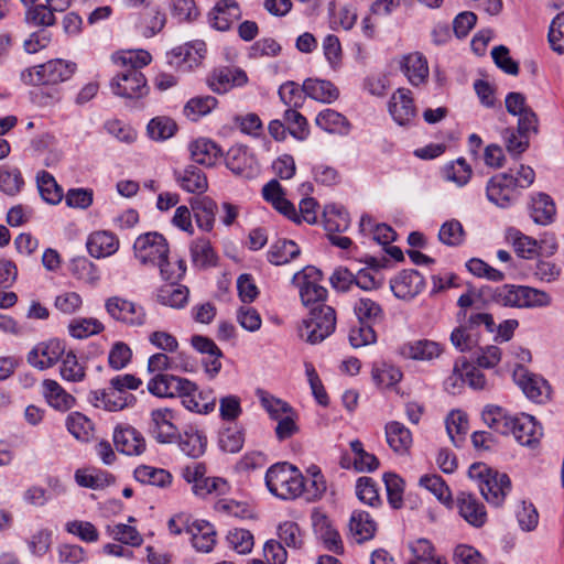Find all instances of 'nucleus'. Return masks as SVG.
<instances>
[{"mask_svg": "<svg viewBox=\"0 0 564 564\" xmlns=\"http://www.w3.org/2000/svg\"><path fill=\"white\" fill-rule=\"evenodd\" d=\"M178 447L188 457L198 458L206 452L207 436L197 426L188 425L178 434Z\"/></svg>", "mask_w": 564, "mask_h": 564, "instance_id": "obj_31", "label": "nucleus"}, {"mask_svg": "<svg viewBox=\"0 0 564 564\" xmlns=\"http://www.w3.org/2000/svg\"><path fill=\"white\" fill-rule=\"evenodd\" d=\"M293 282L299 289L301 301L305 306L324 305L327 290L322 285V272L317 268L305 267L294 274Z\"/></svg>", "mask_w": 564, "mask_h": 564, "instance_id": "obj_6", "label": "nucleus"}, {"mask_svg": "<svg viewBox=\"0 0 564 564\" xmlns=\"http://www.w3.org/2000/svg\"><path fill=\"white\" fill-rule=\"evenodd\" d=\"M301 249L293 240L281 239L271 245L267 258L274 265H283L299 257Z\"/></svg>", "mask_w": 564, "mask_h": 564, "instance_id": "obj_46", "label": "nucleus"}, {"mask_svg": "<svg viewBox=\"0 0 564 564\" xmlns=\"http://www.w3.org/2000/svg\"><path fill=\"white\" fill-rule=\"evenodd\" d=\"M134 478L141 484L161 488L167 487L172 482V476L167 470L148 465L137 467L134 469Z\"/></svg>", "mask_w": 564, "mask_h": 564, "instance_id": "obj_52", "label": "nucleus"}, {"mask_svg": "<svg viewBox=\"0 0 564 564\" xmlns=\"http://www.w3.org/2000/svg\"><path fill=\"white\" fill-rule=\"evenodd\" d=\"M214 508L219 513L240 520L252 519L256 516L253 506L245 500L220 498L215 502Z\"/></svg>", "mask_w": 564, "mask_h": 564, "instance_id": "obj_47", "label": "nucleus"}, {"mask_svg": "<svg viewBox=\"0 0 564 564\" xmlns=\"http://www.w3.org/2000/svg\"><path fill=\"white\" fill-rule=\"evenodd\" d=\"M113 443L117 451L129 456L140 455L145 449L144 437L130 425H119L115 429Z\"/></svg>", "mask_w": 564, "mask_h": 564, "instance_id": "obj_25", "label": "nucleus"}, {"mask_svg": "<svg viewBox=\"0 0 564 564\" xmlns=\"http://www.w3.org/2000/svg\"><path fill=\"white\" fill-rule=\"evenodd\" d=\"M352 310L360 323L376 324L384 319L381 304L368 296L357 297L352 303Z\"/></svg>", "mask_w": 564, "mask_h": 564, "instance_id": "obj_42", "label": "nucleus"}, {"mask_svg": "<svg viewBox=\"0 0 564 564\" xmlns=\"http://www.w3.org/2000/svg\"><path fill=\"white\" fill-rule=\"evenodd\" d=\"M388 110L399 126L412 124L417 115L412 91L404 87L398 88L390 97Z\"/></svg>", "mask_w": 564, "mask_h": 564, "instance_id": "obj_12", "label": "nucleus"}, {"mask_svg": "<svg viewBox=\"0 0 564 564\" xmlns=\"http://www.w3.org/2000/svg\"><path fill=\"white\" fill-rule=\"evenodd\" d=\"M118 237L108 230L91 232L86 240L88 253L96 259L107 258L115 254L119 249Z\"/></svg>", "mask_w": 564, "mask_h": 564, "instance_id": "obj_27", "label": "nucleus"}, {"mask_svg": "<svg viewBox=\"0 0 564 564\" xmlns=\"http://www.w3.org/2000/svg\"><path fill=\"white\" fill-rule=\"evenodd\" d=\"M177 130L175 121L166 116L152 118L147 126V133L153 141H165L172 138Z\"/></svg>", "mask_w": 564, "mask_h": 564, "instance_id": "obj_54", "label": "nucleus"}, {"mask_svg": "<svg viewBox=\"0 0 564 564\" xmlns=\"http://www.w3.org/2000/svg\"><path fill=\"white\" fill-rule=\"evenodd\" d=\"M226 165L232 173L245 178H253L260 172L254 155L243 145H234L229 149Z\"/></svg>", "mask_w": 564, "mask_h": 564, "instance_id": "obj_15", "label": "nucleus"}, {"mask_svg": "<svg viewBox=\"0 0 564 564\" xmlns=\"http://www.w3.org/2000/svg\"><path fill=\"white\" fill-rule=\"evenodd\" d=\"M185 532L191 535L192 545L198 552L209 553L216 544L215 527L206 520L187 521Z\"/></svg>", "mask_w": 564, "mask_h": 564, "instance_id": "obj_20", "label": "nucleus"}, {"mask_svg": "<svg viewBox=\"0 0 564 564\" xmlns=\"http://www.w3.org/2000/svg\"><path fill=\"white\" fill-rule=\"evenodd\" d=\"M257 397L260 401L261 406L269 414L272 420H280L281 416L290 413L293 408L285 401L275 398L271 393L264 390H258Z\"/></svg>", "mask_w": 564, "mask_h": 564, "instance_id": "obj_61", "label": "nucleus"}, {"mask_svg": "<svg viewBox=\"0 0 564 564\" xmlns=\"http://www.w3.org/2000/svg\"><path fill=\"white\" fill-rule=\"evenodd\" d=\"M377 531V523L367 511H352L349 520V532L356 542L371 540Z\"/></svg>", "mask_w": 564, "mask_h": 564, "instance_id": "obj_37", "label": "nucleus"}, {"mask_svg": "<svg viewBox=\"0 0 564 564\" xmlns=\"http://www.w3.org/2000/svg\"><path fill=\"white\" fill-rule=\"evenodd\" d=\"M42 393L50 406L58 411H67L75 404V398L69 394L56 380L45 379L42 382Z\"/></svg>", "mask_w": 564, "mask_h": 564, "instance_id": "obj_36", "label": "nucleus"}, {"mask_svg": "<svg viewBox=\"0 0 564 564\" xmlns=\"http://www.w3.org/2000/svg\"><path fill=\"white\" fill-rule=\"evenodd\" d=\"M302 90L307 97L324 104H332L339 97L338 88L326 79L307 78Z\"/></svg>", "mask_w": 564, "mask_h": 564, "instance_id": "obj_38", "label": "nucleus"}, {"mask_svg": "<svg viewBox=\"0 0 564 564\" xmlns=\"http://www.w3.org/2000/svg\"><path fill=\"white\" fill-rule=\"evenodd\" d=\"M425 286L423 275L413 269L403 270L390 281V289L395 297L410 301L419 295Z\"/></svg>", "mask_w": 564, "mask_h": 564, "instance_id": "obj_17", "label": "nucleus"}, {"mask_svg": "<svg viewBox=\"0 0 564 564\" xmlns=\"http://www.w3.org/2000/svg\"><path fill=\"white\" fill-rule=\"evenodd\" d=\"M110 88L116 96L129 99L141 98L149 91L145 76L133 68L119 70L112 77Z\"/></svg>", "mask_w": 564, "mask_h": 564, "instance_id": "obj_8", "label": "nucleus"}, {"mask_svg": "<svg viewBox=\"0 0 564 564\" xmlns=\"http://www.w3.org/2000/svg\"><path fill=\"white\" fill-rule=\"evenodd\" d=\"M206 54V44L196 40L171 50L167 54V63L171 67L189 72L202 64Z\"/></svg>", "mask_w": 564, "mask_h": 564, "instance_id": "obj_10", "label": "nucleus"}, {"mask_svg": "<svg viewBox=\"0 0 564 564\" xmlns=\"http://www.w3.org/2000/svg\"><path fill=\"white\" fill-rule=\"evenodd\" d=\"M247 74L235 67L216 68L208 77L209 88L217 94H224L234 87L242 86L247 83Z\"/></svg>", "mask_w": 564, "mask_h": 564, "instance_id": "obj_24", "label": "nucleus"}, {"mask_svg": "<svg viewBox=\"0 0 564 564\" xmlns=\"http://www.w3.org/2000/svg\"><path fill=\"white\" fill-rule=\"evenodd\" d=\"M349 446L354 454L352 467L357 471L371 473L378 468V458L373 454L366 452L364 444L359 440H352Z\"/></svg>", "mask_w": 564, "mask_h": 564, "instance_id": "obj_58", "label": "nucleus"}, {"mask_svg": "<svg viewBox=\"0 0 564 564\" xmlns=\"http://www.w3.org/2000/svg\"><path fill=\"white\" fill-rule=\"evenodd\" d=\"M263 198L270 203L279 213L292 221H299L300 217L295 206L285 198V193L276 180H271L262 187Z\"/></svg>", "mask_w": 564, "mask_h": 564, "instance_id": "obj_29", "label": "nucleus"}, {"mask_svg": "<svg viewBox=\"0 0 564 564\" xmlns=\"http://www.w3.org/2000/svg\"><path fill=\"white\" fill-rule=\"evenodd\" d=\"M104 328V324L97 318H76L69 323L68 333L74 338L84 339L101 333Z\"/></svg>", "mask_w": 564, "mask_h": 564, "instance_id": "obj_64", "label": "nucleus"}, {"mask_svg": "<svg viewBox=\"0 0 564 564\" xmlns=\"http://www.w3.org/2000/svg\"><path fill=\"white\" fill-rule=\"evenodd\" d=\"M171 282V284L164 285L158 291V302L172 308H182L188 302L189 291L184 285H175V281Z\"/></svg>", "mask_w": 564, "mask_h": 564, "instance_id": "obj_49", "label": "nucleus"}, {"mask_svg": "<svg viewBox=\"0 0 564 564\" xmlns=\"http://www.w3.org/2000/svg\"><path fill=\"white\" fill-rule=\"evenodd\" d=\"M75 480L80 487L97 490L109 486L113 477L100 469H78L75 473Z\"/></svg>", "mask_w": 564, "mask_h": 564, "instance_id": "obj_53", "label": "nucleus"}, {"mask_svg": "<svg viewBox=\"0 0 564 564\" xmlns=\"http://www.w3.org/2000/svg\"><path fill=\"white\" fill-rule=\"evenodd\" d=\"M148 370L150 372H161L165 370L192 371L193 362L184 352L171 357L166 354L158 352L149 358Z\"/></svg>", "mask_w": 564, "mask_h": 564, "instance_id": "obj_35", "label": "nucleus"}, {"mask_svg": "<svg viewBox=\"0 0 564 564\" xmlns=\"http://www.w3.org/2000/svg\"><path fill=\"white\" fill-rule=\"evenodd\" d=\"M513 380L532 401L543 402L550 395L551 388L547 381L540 376L530 373L521 366L513 370Z\"/></svg>", "mask_w": 564, "mask_h": 564, "instance_id": "obj_16", "label": "nucleus"}, {"mask_svg": "<svg viewBox=\"0 0 564 564\" xmlns=\"http://www.w3.org/2000/svg\"><path fill=\"white\" fill-rule=\"evenodd\" d=\"M173 419L171 409L163 408L151 411L148 431L158 443L170 444L176 440L178 431Z\"/></svg>", "mask_w": 564, "mask_h": 564, "instance_id": "obj_13", "label": "nucleus"}, {"mask_svg": "<svg viewBox=\"0 0 564 564\" xmlns=\"http://www.w3.org/2000/svg\"><path fill=\"white\" fill-rule=\"evenodd\" d=\"M107 314L116 322L130 327H140L147 323L145 308L126 297L115 295L105 301Z\"/></svg>", "mask_w": 564, "mask_h": 564, "instance_id": "obj_7", "label": "nucleus"}, {"mask_svg": "<svg viewBox=\"0 0 564 564\" xmlns=\"http://www.w3.org/2000/svg\"><path fill=\"white\" fill-rule=\"evenodd\" d=\"M313 533L324 547L335 554L344 552L341 536L333 521L321 508H314L310 516Z\"/></svg>", "mask_w": 564, "mask_h": 564, "instance_id": "obj_9", "label": "nucleus"}, {"mask_svg": "<svg viewBox=\"0 0 564 564\" xmlns=\"http://www.w3.org/2000/svg\"><path fill=\"white\" fill-rule=\"evenodd\" d=\"M459 516L470 525L481 528L487 522V511L474 495L460 492L456 498Z\"/></svg>", "mask_w": 564, "mask_h": 564, "instance_id": "obj_26", "label": "nucleus"}, {"mask_svg": "<svg viewBox=\"0 0 564 564\" xmlns=\"http://www.w3.org/2000/svg\"><path fill=\"white\" fill-rule=\"evenodd\" d=\"M111 61L121 69L133 68L140 70L151 63L152 56L145 50H126L113 53Z\"/></svg>", "mask_w": 564, "mask_h": 564, "instance_id": "obj_45", "label": "nucleus"}, {"mask_svg": "<svg viewBox=\"0 0 564 564\" xmlns=\"http://www.w3.org/2000/svg\"><path fill=\"white\" fill-rule=\"evenodd\" d=\"M189 380L171 375L158 373L148 382V390L159 398H174L188 393ZM187 398L186 395H184Z\"/></svg>", "mask_w": 564, "mask_h": 564, "instance_id": "obj_18", "label": "nucleus"}, {"mask_svg": "<svg viewBox=\"0 0 564 564\" xmlns=\"http://www.w3.org/2000/svg\"><path fill=\"white\" fill-rule=\"evenodd\" d=\"M481 419L492 431L502 435L510 434L513 416L506 409L496 404H487L481 411Z\"/></svg>", "mask_w": 564, "mask_h": 564, "instance_id": "obj_40", "label": "nucleus"}, {"mask_svg": "<svg viewBox=\"0 0 564 564\" xmlns=\"http://www.w3.org/2000/svg\"><path fill=\"white\" fill-rule=\"evenodd\" d=\"M386 441L389 447L399 455L409 453L413 436L411 431L401 422L390 421L384 426Z\"/></svg>", "mask_w": 564, "mask_h": 564, "instance_id": "obj_34", "label": "nucleus"}, {"mask_svg": "<svg viewBox=\"0 0 564 564\" xmlns=\"http://www.w3.org/2000/svg\"><path fill=\"white\" fill-rule=\"evenodd\" d=\"M37 188L41 197L48 204H58L63 198L62 188L56 183L53 175L46 171H41L36 176Z\"/></svg>", "mask_w": 564, "mask_h": 564, "instance_id": "obj_56", "label": "nucleus"}, {"mask_svg": "<svg viewBox=\"0 0 564 564\" xmlns=\"http://www.w3.org/2000/svg\"><path fill=\"white\" fill-rule=\"evenodd\" d=\"M323 216L324 227L328 234L343 232L350 225V218L346 209L334 204L325 206Z\"/></svg>", "mask_w": 564, "mask_h": 564, "instance_id": "obj_51", "label": "nucleus"}, {"mask_svg": "<svg viewBox=\"0 0 564 564\" xmlns=\"http://www.w3.org/2000/svg\"><path fill=\"white\" fill-rule=\"evenodd\" d=\"M522 291L523 285L503 284L495 289L492 299L502 306L522 308Z\"/></svg>", "mask_w": 564, "mask_h": 564, "instance_id": "obj_57", "label": "nucleus"}, {"mask_svg": "<svg viewBox=\"0 0 564 564\" xmlns=\"http://www.w3.org/2000/svg\"><path fill=\"white\" fill-rule=\"evenodd\" d=\"M188 150L193 161L205 166H214L223 156L221 148L208 138L193 140Z\"/></svg>", "mask_w": 564, "mask_h": 564, "instance_id": "obj_32", "label": "nucleus"}, {"mask_svg": "<svg viewBox=\"0 0 564 564\" xmlns=\"http://www.w3.org/2000/svg\"><path fill=\"white\" fill-rule=\"evenodd\" d=\"M76 69V63L55 58L44 64L25 68L21 73V80L31 86L57 85L70 79Z\"/></svg>", "mask_w": 564, "mask_h": 564, "instance_id": "obj_4", "label": "nucleus"}, {"mask_svg": "<svg viewBox=\"0 0 564 564\" xmlns=\"http://www.w3.org/2000/svg\"><path fill=\"white\" fill-rule=\"evenodd\" d=\"M218 105L213 96H197L191 98L183 108L184 116L191 121H198L209 115Z\"/></svg>", "mask_w": 564, "mask_h": 564, "instance_id": "obj_50", "label": "nucleus"}, {"mask_svg": "<svg viewBox=\"0 0 564 564\" xmlns=\"http://www.w3.org/2000/svg\"><path fill=\"white\" fill-rule=\"evenodd\" d=\"M89 402L95 408L117 412L132 405L135 402V398L130 393H119L109 388L91 391L89 393Z\"/></svg>", "mask_w": 564, "mask_h": 564, "instance_id": "obj_23", "label": "nucleus"}, {"mask_svg": "<svg viewBox=\"0 0 564 564\" xmlns=\"http://www.w3.org/2000/svg\"><path fill=\"white\" fill-rule=\"evenodd\" d=\"M189 206L197 227L203 231H212L216 220L217 203L208 196H200L192 198Z\"/></svg>", "mask_w": 564, "mask_h": 564, "instance_id": "obj_33", "label": "nucleus"}, {"mask_svg": "<svg viewBox=\"0 0 564 564\" xmlns=\"http://www.w3.org/2000/svg\"><path fill=\"white\" fill-rule=\"evenodd\" d=\"M189 384L192 387L188 388L187 398L183 392L178 397L183 406L191 412L204 415L214 412L217 402L214 391L210 389L199 390L191 380Z\"/></svg>", "mask_w": 564, "mask_h": 564, "instance_id": "obj_22", "label": "nucleus"}, {"mask_svg": "<svg viewBox=\"0 0 564 564\" xmlns=\"http://www.w3.org/2000/svg\"><path fill=\"white\" fill-rule=\"evenodd\" d=\"M176 181L181 188L193 194H202L208 188V182L205 173L194 165H189L180 172Z\"/></svg>", "mask_w": 564, "mask_h": 564, "instance_id": "obj_44", "label": "nucleus"}, {"mask_svg": "<svg viewBox=\"0 0 564 564\" xmlns=\"http://www.w3.org/2000/svg\"><path fill=\"white\" fill-rule=\"evenodd\" d=\"M283 120L286 124V129L294 139L299 141L307 139L310 134L307 120L296 108H288L283 113Z\"/></svg>", "mask_w": 564, "mask_h": 564, "instance_id": "obj_60", "label": "nucleus"}, {"mask_svg": "<svg viewBox=\"0 0 564 564\" xmlns=\"http://www.w3.org/2000/svg\"><path fill=\"white\" fill-rule=\"evenodd\" d=\"M62 364L59 367V375L63 380L68 382H80L86 377V369L83 364L78 361L74 351L63 354Z\"/></svg>", "mask_w": 564, "mask_h": 564, "instance_id": "obj_55", "label": "nucleus"}, {"mask_svg": "<svg viewBox=\"0 0 564 564\" xmlns=\"http://www.w3.org/2000/svg\"><path fill=\"white\" fill-rule=\"evenodd\" d=\"M264 480L268 490L281 500H294L304 490V476L296 466L286 462L270 466Z\"/></svg>", "mask_w": 564, "mask_h": 564, "instance_id": "obj_2", "label": "nucleus"}, {"mask_svg": "<svg viewBox=\"0 0 564 564\" xmlns=\"http://www.w3.org/2000/svg\"><path fill=\"white\" fill-rule=\"evenodd\" d=\"M53 532L48 528L36 529L25 543L30 553L36 557H43L51 549Z\"/></svg>", "mask_w": 564, "mask_h": 564, "instance_id": "obj_63", "label": "nucleus"}, {"mask_svg": "<svg viewBox=\"0 0 564 564\" xmlns=\"http://www.w3.org/2000/svg\"><path fill=\"white\" fill-rule=\"evenodd\" d=\"M64 346L58 339H50L35 345L28 354V362L40 370L53 367L63 356Z\"/></svg>", "mask_w": 564, "mask_h": 564, "instance_id": "obj_19", "label": "nucleus"}, {"mask_svg": "<svg viewBox=\"0 0 564 564\" xmlns=\"http://www.w3.org/2000/svg\"><path fill=\"white\" fill-rule=\"evenodd\" d=\"M401 355L405 358L429 361L440 357L442 347L438 343L429 339L409 341L400 348Z\"/></svg>", "mask_w": 564, "mask_h": 564, "instance_id": "obj_39", "label": "nucleus"}, {"mask_svg": "<svg viewBox=\"0 0 564 564\" xmlns=\"http://www.w3.org/2000/svg\"><path fill=\"white\" fill-rule=\"evenodd\" d=\"M486 193L491 203L502 208L516 202L520 192L514 185L513 170L509 169L508 172L492 176L488 181Z\"/></svg>", "mask_w": 564, "mask_h": 564, "instance_id": "obj_11", "label": "nucleus"}, {"mask_svg": "<svg viewBox=\"0 0 564 564\" xmlns=\"http://www.w3.org/2000/svg\"><path fill=\"white\" fill-rule=\"evenodd\" d=\"M528 208L531 219L538 225L547 226L555 220L556 205L545 193L532 194Z\"/></svg>", "mask_w": 564, "mask_h": 564, "instance_id": "obj_30", "label": "nucleus"}, {"mask_svg": "<svg viewBox=\"0 0 564 564\" xmlns=\"http://www.w3.org/2000/svg\"><path fill=\"white\" fill-rule=\"evenodd\" d=\"M134 257L144 265L160 269L161 276L166 281H178L186 272V264L178 262L173 271L166 268L170 248L165 237L156 231L140 235L133 243Z\"/></svg>", "mask_w": 564, "mask_h": 564, "instance_id": "obj_1", "label": "nucleus"}, {"mask_svg": "<svg viewBox=\"0 0 564 564\" xmlns=\"http://www.w3.org/2000/svg\"><path fill=\"white\" fill-rule=\"evenodd\" d=\"M165 23V13L159 6L153 4L141 14L139 29L145 37H152L162 31Z\"/></svg>", "mask_w": 564, "mask_h": 564, "instance_id": "obj_48", "label": "nucleus"}, {"mask_svg": "<svg viewBox=\"0 0 564 564\" xmlns=\"http://www.w3.org/2000/svg\"><path fill=\"white\" fill-rule=\"evenodd\" d=\"M240 17V7L235 0H218L209 12L210 25L218 31H228Z\"/></svg>", "mask_w": 564, "mask_h": 564, "instance_id": "obj_28", "label": "nucleus"}, {"mask_svg": "<svg viewBox=\"0 0 564 564\" xmlns=\"http://www.w3.org/2000/svg\"><path fill=\"white\" fill-rule=\"evenodd\" d=\"M335 328V310L328 305H317L311 308L308 316L300 324L299 335L306 343L316 345L330 336Z\"/></svg>", "mask_w": 564, "mask_h": 564, "instance_id": "obj_5", "label": "nucleus"}, {"mask_svg": "<svg viewBox=\"0 0 564 564\" xmlns=\"http://www.w3.org/2000/svg\"><path fill=\"white\" fill-rule=\"evenodd\" d=\"M189 253L196 268L205 269L217 264V253L207 238L194 239L189 245Z\"/></svg>", "mask_w": 564, "mask_h": 564, "instance_id": "obj_43", "label": "nucleus"}, {"mask_svg": "<svg viewBox=\"0 0 564 564\" xmlns=\"http://www.w3.org/2000/svg\"><path fill=\"white\" fill-rule=\"evenodd\" d=\"M315 123L328 133L340 135L348 134L351 129V124L348 119L340 112L330 108H326L318 112L315 118Z\"/></svg>", "mask_w": 564, "mask_h": 564, "instance_id": "obj_41", "label": "nucleus"}, {"mask_svg": "<svg viewBox=\"0 0 564 564\" xmlns=\"http://www.w3.org/2000/svg\"><path fill=\"white\" fill-rule=\"evenodd\" d=\"M510 433L520 445L533 448L540 443L543 429L534 416L520 413L513 416Z\"/></svg>", "mask_w": 564, "mask_h": 564, "instance_id": "obj_14", "label": "nucleus"}, {"mask_svg": "<svg viewBox=\"0 0 564 564\" xmlns=\"http://www.w3.org/2000/svg\"><path fill=\"white\" fill-rule=\"evenodd\" d=\"M468 476L477 482L481 496L494 507H501L511 491L509 476L484 463H474L468 469Z\"/></svg>", "mask_w": 564, "mask_h": 564, "instance_id": "obj_3", "label": "nucleus"}, {"mask_svg": "<svg viewBox=\"0 0 564 564\" xmlns=\"http://www.w3.org/2000/svg\"><path fill=\"white\" fill-rule=\"evenodd\" d=\"M400 69L412 86H421L427 82L430 69L426 57L420 52L403 55L399 62Z\"/></svg>", "mask_w": 564, "mask_h": 564, "instance_id": "obj_21", "label": "nucleus"}, {"mask_svg": "<svg viewBox=\"0 0 564 564\" xmlns=\"http://www.w3.org/2000/svg\"><path fill=\"white\" fill-rule=\"evenodd\" d=\"M106 532L110 538L123 544H128L131 546H140L143 543L142 535L138 532V530L134 527L129 524H109L106 528Z\"/></svg>", "mask_w": 564, "mask_h": 564, "instance_id": "obj_62", "label": "nucleus"}, {"mask_svg": "<svg viewBox=\"0 0 564 564\" xmlns=\"http://www.w3.org/2000/svg\"><path fill=\"white\" fill-rule=\"evenodd\" d=\"M310 480H304V490L302 496L307 501H315L323 497L327 490V485L324 475L317 466H311L307 468Z\"/></svg>", "mask_w": 564, "mask_h": 564, "instance_id": "obj_59", "label": "nucleus"}]
</instances>
